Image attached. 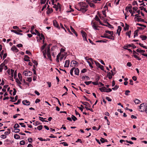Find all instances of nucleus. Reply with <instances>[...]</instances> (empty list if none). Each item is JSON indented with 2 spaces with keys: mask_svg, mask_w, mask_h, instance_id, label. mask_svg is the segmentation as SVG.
Here are the masks:
<instances>
[{
  "mask_svg": "<svg viewBox=\"0 0 147 147\" xmlns=\"http://www.w3.org/2000/svg\"><path fill=\"white\" fill-rule=\"evenodd\" d=\"M79 4L81 8L85 9L86 10V11L87 10V8L88 6L86 3L83 2H81L79 3Z\"/></svg>",
  "mask_w": 147,
  "mask_h": 147,
  "instance_id": "nucleus-1",
  "label": "nucleus"
},
{
  "mask_svg": "<svg viewBox=\"0 0 147 147\" xmlns=\"http://www.w3.org/2000/svg\"><path fill=\"white\" fill-rule=\"evenodd\" d=\"M140 109H141V112H143L146 108L147 107V104L146 103H144L141 104L140 106Z\"/></svg>",
  "mask_w": 147,
  "mask_h": 147,
  "instance_id": "nucleus-2",
  "label": "nucleus"
},
{
  "mask_svg": "<svg viewBox=\"0 0 147 147\" xmlns=\"http://www.w3.org/2000/svg\"><path fill=\"white\" fill-rule=\"evenodd\" d=\"M97 23L96 22H94L93 21L91 22V24L93 29L96 30H99V29L97 28L98 26L97 25Z\"/></svg>",
  "mask_w": 147,
  "mask_h": 147,
  "instance_id": "nucleus-3",
  "label": "nucleus"
},
{
  "mask_svg": "<svg viewBox=\"0 0 147 147\" xmlns=\"http://www.w3.org/2000/svg\"><path fill=\"white\" fill-rule=\"evenodd\" d=\"M78 64V62L74 60L72 61L71 63L70 66L75 67H77Z\"/></svg>",
  "mask_w": 147,
  "mask_h": 147,
  "instance_id": "nucleus-4",
  "label": "nucleus"
},
{
  "mask_svg": "<svg viewBox=\"0 0 147 147\" xmlns=\"http://www.w3.org/2000/svg\"><path fill=\"white\" fill-rule=\"evenodd\" d=\"M32 72L30 71H25L23 72L24 74L26 76H30L32 74Z\"/></svg>",
  "mask_w": 147,
  "mask_h": 147,
  "instance_id": "nucleus-5",
  "label": "nucleus"
},
{
  "mask_svg": "<svg viewBox=\"0 0 147 147\" xmlns=\"http://www.w3.org/2000/svg\"><path fill=\"white\" fill-rule=\"evenodd\" d=\"M81 32L82 34V37L83 38L84 40H86V41H87V40L86 37V33L82 30L81 31Z\"/></svg>",
  "mask_w": 147,
  "mask_h": 147,
  "instance_id": "nucleus-6",
  "label": "nucleus"
},
{
  "mask_svg": "<svg viewBox=\"0 0 147 147\" xmlns=\"http://www.w3.org/2000/svg\"><path fill=\"white\" fill-rule=\"evenodd\" d=\"M136 54H137L138 55H139V54L137 53L136 51L134 50L133 51V56L134 57L137 59L138 60H140L141 59L139 57L137 56L136 55Z\"/></svg>",
  "mask_w": 147,
  "mask_h": 147,
  "instance_id": "nucleus-7",
  "label": "nucleus"
},
{
  "mask_svg": "<svg viewBox=\"0 0 147 147\" xmlns=\"http://www.w3.org/2000/svg\"><path fill=\"white\" fill-rule=\"evenodd\" d=\"M53 25L55 27H56L58 29L60 28V27L59 26V24H58L56 20H54L53 21Z\"/></svg>",
  "mask_w": 147,
  "mask_h": 147,
  "instance_id": "nucleus-8",
  "label": "nucleus"
},
{
  "mask_svg": "<svg viewBox=\"0 0 147 147\" xmlns=\"http://www.w3.org/2000/svg\"><path fill=\"white\" fill-rule=\"evenodd\" d=\"M22 102V103L25 105H29L30 104V102L26 100H23Z\"/></svg>",
  "mask_w": 147,
  "mask_h": 147,
  "instance_id": "nucleus-9",
  "label": "nucleus"
},
{
  "mask_svg": "<svg viewBox=\"0 0 147 147\" xmlns=\"http://www.w3.org/2000/svg\"><path fill=\"white\" fill-rule=\"evenodd\" d=\"M81 102L82 104L86 106V107L88 106L89 107H91V105L87 102H82L81 101Z\"/></svg>",
  "mask_w": 147,
  "mask_h": 147,
  "instance_id": "nucleus-10",
  "label": "nucleus"
},
{
  "mask_svg": "<svg viewBox=\"0 0 147 147\" xmlns=\"http://www.w3.org/2000/svg\"><path fill=\"white\" fill-rule=\"evenodd\" d=\"M11 49L12 51H15L16 52H17L18 51V50L16 48L15 45H13L11 47Z\"/></svg>",
  "mask_w": 147,
  "mask_h": 147,
  "instance_id": "nucleus-11",
  "label": "nucleus"
},
{
  "mask_svg": "<svg viewBox=\"0 0 147 147\" xmlns=\"http://www.w3.org/2000/svg\"><path fill=\"white\" fill-rule=\"evenodd\" d=\"M122 28L120 26H118V29L117 30V33L118 34V35L119 36L120 35V32Z\"/></svg>",
  "mask_w": 147,
  "mask_h": 147,
  "instance_id": "nucleus-12",
  "label": "nucleus"
},
{
  "mask_svg": "<svg viewBox=\"0 0 147 147\" xmlns=\"http://www.w3.org/2000/svg\"><path fill=\"white\" fill-rule=\"evenodd\" d=\"M70 29L71 32L74 34L76 37H77L78 35L77 32L71 26H70Z\"/></svg>",
  "mask_w": 147,
  "mask_h": 147,
  "instance_id": "nucleus-13",
  "label": "nucleus"
},
{
  "mask_svg": "<svg viewBox=\"0 0 147 147\" xmlns=\"http://www.w3.org/2000/svg\"><path fill=\"white\" fill-rule=\"evenodd\" d=\"M138 9V8L137 7H133V9L134 10V12H135L134 11H135L137 13H138V14H140V10H137Z\"/></svg>",
  "mask_w": 147,
  "mask_h": 147,
  "instance_id": "nucleus-14",
  "label": "nucleus"
},
{
  "mask_svg": "<svg viewBox=\"0 0 147 147\" xmlns=\"http://www.w3.org/2000/svg\"><path fill=\"white\" fill-rule=\"evenodd\" d=\"M74 72L75 73V74L77 75H79V70L78 68H76L75 67L74 68Z\"/></svg>",
  "mask_w": 147,
  "mask_h": 147,
  "instance_id": "nucleus-15",
  "label": "nucleus"
},
{
  "mask_svg": "<svg viewBox=\"0 0 147 147\" xmlns=\"http://www.w3.org/2000/svg\"><path fill=\"white\" fill-rule=\"evenodd\" d=\"M136 21H137L138 22L141 21L145 22L146 24H147V22L145 21L144 19H142L141 18H137L136 19Z\"/></svg>",
  "mask_w": 147,
  "mask_h": 147,
  "instance_id": "nucleus-16",
  "label": "nucleus"
},
{
  "mask_svg": "<svg viewBox=\"0 0 147 147\" xmlns=\"http://www.w3.org/2000/svg\"><path fill=\"white\" fill-rule=\"evenodd\" d=\"M99 89L101 92H106L107 88L105 87H102L101 88H100Z\"/></svg>",
  "mask_w": 147,
  "mask_h": 147,
  "instance_id": "nucleus-17",
  "label": "nucleus"
},
{
  "mask_svg": "<svg viewBox=\"0 0 147 147\" xmlns=\"http://www.w3.org/2000/svg\"><path fill=\"white\" fill-rule=\"evenodd\" d=\"M69 60H66L65 61V63L64 65L65 67H68L69 66Z\"/></svg>",
  "mask_w": 147,
  "mask_h": 147,
  "instance_id": "nucleus-18",
  "label": "nucleus"
},
{
  "mask_svg": "<svg viewBox=\"0 0 147 147\" xmlns=\"http://www.w3.org/2000/svg\"><path fill=\"white\" fill-rule=\"evenodd\" d=\"M107 77H108L109 79H111L112 78L111 73L110 72H107Z\"/></svg>",
  "mask_w": 147,
  "mask_h": 147,
  "instance_id": "nucleus-19",
  "label": "nucleus"
},
{
  "mask_svg": "<svg viewBox=\"0 0 147 147\" xmlns=\"http://www.w3.org/2000/svg\"><path fill=\"white\" fill-rule=\"evenodd\" d=\"M29 57L28 55H25L24 56V60L25 61H30L29 60Z\"/></svg>",
  "mask_w": 147,
  "mask_h": 147,
  "instance_id": "nucleus-20",
  "label": "nucleus"
},
{
  "mask_svg": "<svg viewBox=\"0 0 147 147\" xmlns=\"http://www.w3.org/2000/svg\"><path fill=\"white\" fill-rule=\"evenodd\" d=\"M78 10L82 11V12L84 13L86 12V10L84 9L81 8L80 7L78 8H76Z\"/></svg>",
  "mask_w": 147,
  "mask_h": 147,
  "instance_id": "nucleus-21",
  "label": "nucleus"
},
{
  "mask_svg": "<svg viewBox=\"0 0 147 147\" xmlns=\"http://www.w3.org/2000/svg\"><path fill=\"white\" fill-rule=\"evenodd\" d=\"M107 34H104V36H101V37L102 38H110V36H107Z\"/></svg>",
  "mask_w": 147,
  "mask_h": 147,
  "instance_id": "nucleus-22",
  "label": "nucleus"
},
{
  "mask_svg": "<svg viewBox=\"0 0 147 147\" xmlns=\"http://www.w3.org/2000/svg\"><path fill=\"white\" fill-rule=\"evenodd\" d=\"M82 78L83 79H84L85 80H90V78L87 76H83Z\"/></svg>",
  "mask_w": 147,
  "mask_h": 147,
  "instance_id": "nucleus-23",
  "label": "nucleus"
},
{
  "mask_svg": "<svg viewBox=\"0 0 147 147\" xmlns=\"http://www.w3.org/2000/svg\"><path fill=\"white\" fill-rule=\"evenodd\" d=\"M18 76L20 81L22 82V77L21 74L20 73H18Z\"/></svg>",
  "mask_w": 147,
  "mask_h": 147,
  "instance_id": "nucleus-24",
  "label": "nucleus"
},
{
  "mask_svg": "<svg viewBox=\"0 0 147 147\" xmlns=\"http://www.w3.org/2000/svg\"><path fill=\"white\" fill-rule=\"evenodd\" d=\"M129 6H127L125 8V10H126L127 9H131V8H132V6L130 4H129Z\"/></svg>",
  "mask_w": 147,
  "mask_h": 147,
  "instance_id": "nucleus-25",
  "label": "nucleus"
},
{
  "mask_svg": "<svg viewBox=\"0 0 147 147\" xmlns=\"http://www.w3.org/2000/svg\"><path fill=\"white\" fill-rule=\"evenodd\" d=\"M61 55V53H59L58 55L57 56V58L56 59V61L57 62H59V57Z\"/></svg>",
  "mask_w": 147,
  "mask_h": 147,
  "instance_id": "nucleus-26",
  "label": "nucleus"
},
{
  "mask_svg": "<svg viewBox=\"0 0 147 147\" xmlns=\"http://www.w3.org/2000/svg\"><path fill=\"white\" fill-rule=\"evenodd\" d=\"M108 41V40H99L96 41V42H103L104 43H106L107 41Z\"/></svg>",
  "mask_w": 147,
  "mask_h": 147,
  "instance_id": "nucleus-27",
  "label": "nucleus"
},
{
  "mask_svg": "<svg viewBox=\"0 0 147 147\" xmlns=\"http://www.w3.org/2000/svg\"><path fill=\"white\" fill-rule=\"evenodd\" d=\"M40 40L43 39V42H44V40L45 39V38L44 37V35L42 34H41L40 35Z\"/></svg>",
  "mask_w": 147,
  "mask_h": 147,
  "instance_id": "nucleus-28",
  "label": "nucleus"
},
{
  "mask_svg": "<svg viewBox=\"0 0 147 147\" xmlns=\"http://www.w3.org/2000/svg\"><path fill=\"white\" fill-rule=\"evenodd\" d=\"M140 37L141 38H142V40H146L147 38V37L146 36L143 35H141L140 36Z\"/></svg>",
  "mask_w": 147,
  "mask_h": 147,
  "instance_id": "nucleus-29",
  "label": "nucleus"
},
{
  "mask_svg": "<svg viewBox=\"0 0 147 147\" xmlns=\"http://www.w3.org/2000/svg\"><path fill=\"white\" fill-rule=\"evenodd\" d=\"M53 11V10L51 8V9H48L47 11V14H49L51 13H52Z\"/></svg>",
  "mask_w": 147,
  "mask_h": 147,
  "instance_id": "nucleus-30",
  "label": "nucleus"
},
{
  "mask_svg": "<svg viewBox=\"0 0 147 147\" xmlns=\"http://www.w3.org/2000/svg\"><path fill=\"white\" fill-rule=\"evenodd\" d=\"M129 25H128L127 24L125 23V27H124V29L125 30H128L129 28Z\"/></svg>",
  "mask_w": 147,
  "mask_h": 147,
  "instance_id": "nucleus-31",
  "label": "nucleus"
},
{
  "mask_svg": "<svg viewBox=\"0 0 147 147\" xmlns=\"http://www.w3.org/2000/svg\"><path fill=\"white\" fill-rule=\"evenodd\" d=\"M105 32L107 33H109L111 35H113V31H111L109 30H106Z\"/></svg>",
  "mask_w": 147,
  "mask_h": 147,
  "instance_id": "nucleus-32",
  "label": "nucleus"
},
{
  "mask_svg": "<svg viewBox=\"0 0 147 147\" xmlns=\"http://www.w3.org/2000/svg\"><path fill=\"white\" fill-rule=\"evenodd\" d=\"M134 102L136 104H138L141 102L140 100L137 99H136L134 100Z\"/></svg>",
  "mask_w": 147,
  "mask_h": 147,
  "instance_id": "nucleus-33",
  "label": "nucleus"
},
{
  "mask_svg": "<svg viewBox=\"0 0 147 147\" xmlns=\"http://www.w3.org/2000/svg\"><path fill=\"white\" fill-rule=\"evenodd\" d=\"M131 34V31H129L128 32H127L126 33V34L127 36H128L129 38H130V36Z\"/></svg>",
  "mask_w": 147,
  "mask_h": 147,
  "instance_id": "nucleus-34",
  "label": "nucleus"
},
{
  "mask_svg": "<svg viewBox=\"0 0 147 147\" xmlns=\"http://www.w3.org/2000/svg\"><path fill=\"white\" fill-rule=\"evenodd\" d=\"M14 138L16 139H20V136L18 134H16L14 135Z\"/></svg>",
  "mask_w": 147,
  "mask_h": 147,
  "instance_id": "nucleus-35",
  "label": "nucleus"
},
{
  "mask_svg": "<svg viewBox=\"0 0 147 147\" xmlns=\"http://www.w3.org/2000/svg\"><path fill=\"white\" fill-rule=\"evenodd\" d=\"M20 131V129H15L14 131H12L13 132H15L16 133H19Z\"/></svg>",
  "mask_w": 147,
  "mask_h": 147,
  "instance_id": "nucleus-36",
  "label": "nucleus"
},
{
  "mask_svg": "<svg viewBox=\"0 0 147 147\" xmlns=\"http://www.w3.org/2000/svg\"><path fill=\"white\" fill-rule=\"evenodd\" d=\"M71 118L74 121H75L77 119V118L73 115H72Z\"/></svg>",
  "mask_w": 147,
  "mask_h": 147,
  "instance_id": "nucleus-37",
  "label": "nucleus"
},
{
  "mask_svg": "<svg viewBox=\"0 0 147 147\" xmlns=\"http://www.w3.org/2000/svg\"><path fill=\"white\" fill-rule=\"evenodd\" d=\"M16 81L18 84H19V85H20L22 84L20 81L19 79L17 78L16 79Z\"/></svg>",
  "mask_w": 147,
  "mask_h": 147,
  "instance_id": "nucleus-38",
  "label": "nucleus"
},
{
  "mask_svg": "<svg viewBox=\"0 0 147 147\" xmlns=\"http://www.w3.org/2000/svg\"><path fill=\"white\" fill-rule=\"evenodd\" d=\"M107 24L108 25H105V26H108L109 28H113V26L111 25L109 23L107 22Z\"/></svg>",
  "mask_w": 147,
  "mask_h": 147,
  "instance_id": "nucleus-39",
  "label": "nucleus"
},
{
  "mask_svg": "<svg viewBox=\"0 0 147 147\" xmlns=\"http://www.w3.org/2000/svg\"><path fill=\"white\" fill-rule=\"evenodd\" d=\"M20 127L18 123H16L14 125L13 127L15 129H17V128H19Z\"/></svg>",
  "mask_w": 147,
  "mask_h": 147,
  "instance_id": "nucleus-40",
  "label": "nucleus"
},
{
  "mask_svg": "<svg viewBox=\"0 0 147 147\" xmlns=\"http://www.w3.org/2000/svg\"><path fill=\"white\" fill-rule=\"evenodd\" d=\"M89 5L91 7H95V5H94V4L92 3H89Z\"/></svg>",
  "mask_w": 147,
  "mask_h": 147,
  "instance_id": "nucleus-41",
  "label": "nucleus"
},
{
  "mask_svg": "<svg viewBox=\"0 0 147 147\" xmlns=\"http://www.w3.org/2000/svg\"><path fill=\"white\" fill-rule=\"evenodd\" d=\"M74 68H75V67H73V68H72L71 70H70V74H71V75L72 76H73V71L74 70Z\"/></svg>",
  "mask_w": 147,
  "mask_h": 147,
  "instance_id": "nucleus-42",
  "label": "nucleus"
},
{
  "mask_svg": "<svg viewBox=\"0 0 147 147\" xmlns=\"http://www.w3.org/2000/svg\"><path fill=\"white\" fill-rule=\"evenodd\" d=\"M46 45V44H45L41 47V50L42 51H42H43V50L45 48Z\"/></svg>",
  "mask_w": 147,
  "mask_h": 147,
  "instance_id": "nucleus-43",
  "label": "nucleus"
},
{
  "mask_svg": "<svg viewBox=\"0 0 147 147\" xmlns=\"http://www.w3.org/2000/svg\"><path fill=\"white\" fill-rule=\"evenodd\" d=\"M119 88V86L117 85H116L115 86L112 88V89L113 90H116Z\"/></svg>",
  "mask_w": 147,
  "mask_h": 147,
  "instance_id": "nucleus-44",
  "label": "nucleus"
},
{
  "mask_svg": "<svg viewBox=\"0 0 147 147\" xmlns=\"http://www.w3.org/2000/svg\"><path fill=\"white\" fill-rule=\"evenodd\" d=\"M94 62L95 63L96 65L98 67H99L101 65L98 62L96 61H94Z\"/></svg>",
  "mask_w": 147,
  "mask_h": 147,
  "instance_id": "nucleus-45",
  "label": "nucleus"
},
{
  "mask_svg": "<svg viewBox=\"0 0 147 147\" xmlns=\"http://www.w3.org/2000/svg\"><path fill=\"white\" fill-rule=\"evenodd\" d=\"M18 98V96L17 95H16L15 97L14 100H10V101L13 102H15L17 100Z\"/></svg>",
  "mask_w": 147,
  "mask_h": 147,
  "instance_id": "nucleus-46",
  "label": "nucleus"
},
{
  "mask_svg": "<svg viewBox=\"0 0 147 147\" xmlns=\"http://www.w3.org/2000/svg\"><path fill=\"white\" fill-rule=\"evenodd\" d=\"M57 7L59 8L60 10H61V5L60 4V3H57Z\"/></svg>",
  "mask_w": 147,
  "mask_h": 147,
  "instance_id": "nucleus-47",
  "label": "nucleus"
},
{
  "mask_svg": "<svg viewBox=\"0 0 147 147\" xmlns=\"http://www.w3.org/2000/svg\"><path fill=\"white\" fill-rule=\"evenodd\" d=\"M46 50H45L42 51V53H43V55L44 57V58H46Z\"/></svg>",
  "mask_w": 147,
  "mask_h": 147,
  "instance_id": "nucleus-48",
  "label": "nucleus"
},
{
  "mask_svg": "<svg viewBox=\"0 0 147 147\" xmlns=\"http://www.w3.org/2000/svg\"><path fill=\"white\" fill-rule=\"evenodd\" d=\"M21 100L20 99H19L18 100L17 102L16 103H14V104L15 105H17L20 104L21 102Z\"/></svg>",
  "mask_w": 147,
  "mask_h": 147,
  "instance_id": "nucleus-49",
  "label": "nucleus"
},
{
  "mask_svg": "<svg viewBox=\"0 0 147 147\" xmlns=\"http://www.w3.org/2000/svg\"><path fill=\"white\" fill-rule=\"evenodd\" d=\"M39 118H40V120L42 121V122H48V121H47L45 120H42V119H44V118H43L42 117H39Z\"/></svg>",
  "mask_w": 147,
  "mask_h": 147,
  "instance_id": "nucleus-50",
  "label": "nucleus"
},
{
  "mask_svg": "<svg viewBox=\"0 0 147 147\" xmlns=\"http://www.w3.org/2000/svg\"><path fill=\"white\" fill-rule=\"evenodd\" d=\"M47 55L48 58L50 59V60L51 61V56L50 53H47Z\"/></svg>",
  "mask_w": 147,
  "mask_h": 147,
  "instance_id": "nucleus-51",
  "label": "nucleus"
},
{
  "mask_svg": "<svg viewBox=\"0 0 147 147\" xmlns=\"http://www.w3.org/2000/svg\"><path fill=\"white\" fill-rule=\"evenodd\" d=\"M42 125H40L38 126L37 128L38 129L40 130L42 129Z\"/></svg>",
  "mask_w": 147,
  "mask_h": 147,
  "instance_id": "nucleus-52",
  "label": "nucleus"
},
{
  "mask_svg": "<svg viewBox=\"0 0 147 147\" xmlns=\"http://www.w3.org/2000/svg\"><path fill=\"white\" fill-rule=\"evenodd\" d=\"M92 83V81H85L84 82V83L86 85H88Z\"/></svg>",
  "mask_w": 147,
  "mask_h": 147,
  "instance_id": "nucleus-53",
  "label": "nucleus"
},
{
  "mask_svg": "<svg viewBox=\"0 0 147 147\" xmlns=\"http://www.w3.org/2000/svg\"><path fill=\"white\" fill-rule=\"evenodd\" d=\"M27 80H26V81H27L29 82H30L32 81V78L31 77H28L27 78Z\"/></svg>",
  "mask_w": 147,
  "mask_h": 147,
  "instance_id": "nucleus-54",
  "label": "nucleus"
},
{
  "mask_svg": "<svg viewBox=\"0 0 147 147\" xmlns=\"http://www.w3.org/2000/svg\"><path fill=\"white\" fill-rule=\"evenodd\" d=\"M25 142L24 140H23L21 141L20 143V144L21 145H24L25 144Z\"/></svg>",
  "mask_w": 147,
  "mask_h": 147,
  "instance_id": "nucleus-55",
  "label": "nucleus"
},
{
  "mask_svg": "<svg viewBox=\"0 0 147 147\" xmlns=\"http://www.w3.org/2000/svg\"><path fill=\"white\" fill-rule=\"evenodd\" d=\"M60 144H63L64 146H68V144L66 142H63L60 143Z\"/></svg>",
  "mask_w": 147,
  "mask_h": 147,
  "instance_id": "nucleus-56",
  "label": "nucleus"
},
{
  "mask_svg": "<svg viewBox=\"0 0 147 147\" xmlns=\"http://www.w3.org/2000/svg\"><path fill=\"white\" fill-rule=\"evenodd\" d=\"M138 31V30H136V31H135L134 32V37H135L136 36H138V34H137V31Z\"/></svg>",
  "mask_w": 147,
  "mask_h": 147,
  "instance_id": "nucleus-57",
  "label": "nucleus"
},
{
  "mask_svg": "<svg viewBox=\"0 0 147 147\" xmlns=\"http://www.w3.org/2000/svg\"><path fill=\"white\" fill-rule=\"evenodd\" d=\"M129 12L131 14V16H134V13L135 12H133L132 9L129 10Z\"/></svg>",
  "mask_w": 147,
  "mask_h": 147,
  "instance_id": "nucleus-58",
  "label": "nucleus"
},
{
  "mask_svg": "<svg viewBox=\"0 0 147 147\" xmlns=\"http://www.w3.org/2000/svg\"><path fill=\"white\" fill-rule=\"evenodd\" d=\"M95 20H96L97 21H99L100 20V19L98 18V17L96 15L95 17Z\"/></svg>",
  "mask_w": 147,
  "mask_h": 147,
  "instance_id": "nucleus-59",
  "label": "nucleus"
},
{
  "mask_svg": "<svg viewBox=\"0 0 147 147\" xmlns=\"http://www.w3.org/2000/svg\"><path fill=\"white\" fill-rule=\"evenodd\" d=\"M19 124L21 125L22 127H26V125L24 124V123H19Z\"/></svg>",
  "mask_w": 147,
  "mask_h": 147,
  "instance_id": "nucleus-60",
  "label": "nucleus"
},
{
  "mask_svg": "<svg viewBox=\"0 0 147 147\" xmlns=\"http://www.w3.org/2000/svg\"><path fill=\"white\" fill-rule=\"evenodd\" d=\"M132 4L133 5H136L137 6L138 5V3H137V2L136 1H134L132 3Z\"/></svg>",
  "mask_w": 147,
  "mask_h": 147,
  "instance_id": "nucleus-61",
  "label": "nucleus"
},
{
  "mask_svg": "<svg viewBox=\"0 0 147 147\" xmlns=\"http://www.w3.org/2000/svg\"><path fill=\"white\" fill-rule=\"evenodd\" d=\"M32 62L34 63L35 64V65H37L38 64V63L37 61L35 60H33Z\"/></svg>",
  "mask_w": 147,
  "mask_h": 147,
  "instance_id": "nucleus-62",
  "label": "nucleus"
},
{
  "mask_svg": "<svg viewBox=\"0 0 147 147\" xmlns=\"http://www.w3.org/2000/svg\"><path fill=\"white\" fill-rule=\"evenodd\" d=\"M106 98L109 102H111L112 101V99L111 98H110L109 97L107 96L106 97Z\"/></svg>",
  "mask_w": 147,
  "mask_h": 147,
  "instance_id": "nucleus-63",
  "label": "nucleus"
},
{
  "mask_svg": "<svg viewBox=\"0 0 147 147\" xmlns=\"http://www.w3.org/2000/svg\"><path fill=\"white\" fill-rule=\"evenodd\" d=\"M125 142H127V143H129L131 144H134V143L131 142V141H128L127 140H126L125 141Z\"/></svg>",
  "mask_w": 147,
  "mask_h": 147,
  "instance_id": "nucleus-64",
  "label": "nucleus"
}]
</instances>
